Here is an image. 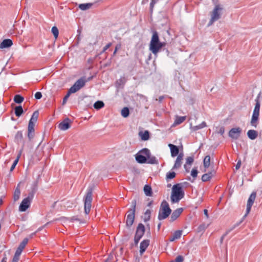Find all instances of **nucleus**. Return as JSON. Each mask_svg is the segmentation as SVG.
Here are the masks:
<instances>
[{
	"mask_svg": "<svg viewBox=\"0 0 262 262\" xmlns=\"http://www.w3.org/2000/svg\"><path fill=\"white\" fill-rule=\"evenodd\" d=\"M86 82V80L84 77H82L77 80L74 85L69 89L70 92H72L73 93H76L85 85Z\"/></svg>",
	"mask_w": 262,
	"mask_h": 262,
	"instance_id": "nucleus-8",
	"label": "nucleus"
},
{
	"mask_svg": "<svg viewBox=\"0 0 262 262\" xmlns=\"http://www.w3.org/2000/svg\"><path fill=\"white\" fill-rule=\"evenodd\" d=\"M182 235V231L178 230L176 231L173 234V237H174L176 239H179L181 237Z\"/></svg>",
	"mask_w": 262,
	"mask_h": 262,
	"instance_id": "nucleus-44",
	"label": "nucleus"
},
{
	"mask_svg": "<svg viewBox=\"0 0 262 262\" xmlns=\"http://www.w3.org/2000/svg\"><path fill=\"white\" fill-rule=\"evenodd\" d=\"M35 192V189H34L30 192L29 193L28 196L27 198H26L25 199H28L30 202H32V200L34 197Z\"/></svg>",
	"mask_w": 262,
	"mask_h": 262,
	"instance_id": "nucleus-42",
	"label": "nucleus"
},
{
	"mask_svg": "<svg viewBox=\"0 0 262 262\" xmlns=\"http://www.w3.org/2000/svg\"><path fill=\"white\" fill-rule=\"evenodd\" d=\"M136 200H134L132 202V207L128 211V214L127 215L126 224V226L128 227H130L135 220V213L136 210Z\"/></svg>",
	"mask_w": 262,
	"mask_h": 262,
	"instance_id": "nucleus-5",
	"label": "nucleus"
},
{
	"mask_svg": "<svg viewBox=\"0 0 262 262\" xmlns=\"http://www.w3.org/2000/svg\"><path fill=\"white\" fill-rule=\"evenodd\" d=\"M23 134L21 132L18 131L15 135V140L17 143H21L23 141Z\"/></svg>",
	"mask_w": 262,
	"mask_h": 262,
	"instance_id": "nucleus-30",
	"label": "nucleus"
},
{
	"mask_svg": "<svg viewBox=\"0 0 262 262\" xmlns=\"http://www.w3.org/2000/svg\"><path fill=\"white\" fill-rule=\"evenodd\" d=\"M150 214H151V211L149 209H147L145 211V212L144 213V219H143L144 222H147L150 220Z\"/></svg>",
	"mask_w": 262,
	"mask_h": 262,
	"instance_id": "nucleus-38",
	"label": "nucleus"
},
{
	"mask_svg": "<svg viewBox=\"0 0 262 262\" xmlns=\"http://www.w3.org/2000/svg\"><path fill=\"white\" fill-rule=\"evenodd\" d=\"M171 210L169 206V204L166 201H163L160 206L159 211L158 219L163 220L166 219L171 213Z\"/></svg>",
	"mask_w": 262,
	"mask_h": 262,
	"instance_id": "nucleus-3",
	"label": "nucleus"
},
{
	"mask_svg": "<svg viewBox=\"0 0 262 262\" xmlns=\"http://www.w3.org/2000/svg\"><path fill=\"white\" fill-rule=\"evenodd\" d=\"M28 242V239L27 238H25L23 239V241L21 242L18 246V248L21 250L22 251L26 247V245Z\"/></svg>",
	"mask_w": 262,
	"mask_h": 262,
	"instance_id": "nucleus-37",
	"label": "nucleus"
},
{
	"mask_svg": "<svg viewBox=\"0 0 262 262\" xmlns=\"http://www.w3.org/2000/svg\"><path fill=\"white\" fill-rule=\"evenodd\" d=\"M150 241L149 239H144L140 245V254L142 255L143 253L145 251L149 245Z\"/></svg>",
	"mask_w": 262,
	"mask_h": 262,
	"instance_id": "nucleus-14",
	"label": "nucleus"
},
{
	"mask_svg": "<svg viewBox=\"0 0 262 262\" xmlns=\"http://www.w3.org/2000/svg\"><path fill=\"white\" fill-rule=\"evenodd\" d=\"M176 176V173L173 171L169 172L166 174V178L167 179H172Z\"/></svg>",
	"mask_w": 262,
	"mask_h": 262,
	"instance_id": "nucleus-46",
	"label": "nucleus"
},
{
	"mask_svg": "<svg viewBox=\"0 0 262 262\" xmlns=\"http://www.w3.org/2000/svg\"><path fill=\"white\" fill-rule=\"evenodd\" d=\"M204 166L205 168V169L204 170V172L207 171L206 168H208L210 166V157L209 156H206L203 161Z\"/></svg>",
	"mask_w": 262,
	"mask_h": 262,
	"instance_id": "nucleus-25",
	"label": "nucleus"
},
{
	"mask_svg": "<svg viewBox=\"0 0 262 262\" xmlns=\"http://www.w3.org/2000/svg\"><path fill=\"white\" fill-rule=\"evenodd\" d=\"M198 173V171L196 168H193L191 172V175L194 179H195L197 177Z\"/></svg>",
	"mask_w": 262,
	"mask_h": 262,
	"instance_id": "nucleus-47",
	"label": "nucleus"
},
{
	"mask_svg": "<svg viewBox=\"0 0 262 262\" xmlns=\"http://www.w3.org/2000/svg\"><path fill=\"white\" fill-rule=\"evenodd\" d=\"M20 155H21V153H20L17 158L14 160V161L13 162V163L12 164V165L11 166V168H10V171H12L14 169V168L15 167L16 165H17L18 162V160H19V158L20 156Z\"/></svg>",
	"mask_w": 262,
	"mask_h": 262,
	"instance_id": "nucleus-43",
	"label": "nucleus"
},
{
	"mask_svg": "<svg viewBox=\"0 0 262 262\" xmlns=\"http://www.w3.org/2000/svg\"><path fill=\"white\" fill-rule=\"evenodd\" d=\"M242 221H241V222H239L238 223H237L236 224L234 225V226L230 230H228L226 231V232L221 237V243H222L223 242V241L224 239V238H225V237L233 229H234L235 227H237L238 225H239V224L242 223Z\"/></svg>",
	"mask_w": 262,
	"mask_h": 262,
	"instance_id": "nucleus-33",
	"label": "nucleus"
},
{
	"mask_svg": "<svg viewBox=\"0 0 262 262\" xmlns=\"http://www.w3.org/2000/svg\"><path fill=\"white\" fill-rule=\"evenodd\" d=\"M164 97L163 96H160L158 98V99H157V100H159L160 102L162 101Z\"/></svg>",
	"mask_w": 262,
	"mask_h": 262,
	"instance_id": "nucleus-64",
	"label": "nucleus"
},
{
	"mask_svg": "<svg viewBox=\"0 0 262 262\" xmlns=\"http://www.w3.org/2000/svg\"><path fill=\"white\" fill-rule=\"evenodd\" d=\"M35 122L29 121L28 127H34L35 125Z\"/></svg>",
	"mask_w": 262,
	"mask_h": 262,
	"instance_id": "nucleus-59",
	"label": "nucleus"
},
{
	"mask_svg": "<svg viewBox=\"0 0 262 262\" xmlns=\"http://www.w3.org/2000/svg\"><path fill=\"white\" fill-rule=\"evenodd\" d=\"M22 251H23L21 250H20V249L17 248L16 251L15 253L14 256L19 257Z\"/></svg>",
	"mask_w": 262,
	"mask_h": 262,
	"instance_id": "nucleus-51",
	"label": "nucleus"
},
{
	"mask_svg": "<svg viewBox=\"0 0 262 262\" xmlns=\"http://www.w3.org/2000/svg\"><path fill=\"white\" fill-rule=\"evenodd\" d=\"M35 122L29 121L28 127H34L35 125Z\"/></svg>",
	"mask_w": 262,
	"mask_h": 262,
	"instance_id": "nucleus-58",
	"label": "nucleus"
},
{
	"mask_svg": "<svg viewBox=\"0 0 262 262\" xmlns=\"http://www.w3.org/2000/svg\"><path fill=\"white\" fill-rule=\"evenodd\" d=\"M241 160H239L235 166V169L236 170L238 169L241 167Z\"/></svg>",
	"mask_w": 262,
	"mask_h": 262,
	"instance_id": "nucleus-55",
	"label": "nucleus"
},
{
	"mask_svg": "<svg viewBox=\"0 0 262 262\" xmlns=\"http://www.w3.org/2000/svg\"><path fill=\"white\" fill-rule=\"evenodd\" d=\"M112 45L111 43H107L103 48L102 52H104L106 50H107Z\"/></svg>",
	"mask_w": 262,
	"mask_h": 262,
	"instance_id": "nucleus-54",
	"label": "nucleus"
},
{
	"mask_svg": "<svg viewBox=\"0 0 262 262\" xmlns=\"http://www.w3.org/2000/svg\"><path fill=\"white\" fill-rule=\"evenodd\" d=\"M52 32L53 34L54 35V36L55 38H57L58 36L59 31L58 28L54 26L52 28Z\"/></svg>",
	"mask_w": 262,
	"mask_h": 262,
	"instance_id": "nucleus-41",
	"label": "nucleus"
},
{
	"mask_svg": "<svg viewBox=\"0 0 262 262\" xmlns=\"http://www.w3.org/2000/svg\"><path fill=\"white\" fill-rule=\"evenodd\" d=\"M72 93H73L70 92V90H69L68 93L63 98V101H62V105H64L66 103L68 98H69L71 94H72Z\"/></svg>",
	"mask_w": 262,
	"mask_h": 262,
	"instance_id": "nucleus-45",
	"label": "nucleus"
},
{
	"mask_svg": "<svg viewBox=\"0 0 262 262\" xmlns=\"http://www.w3.org/2000/svg\"><path fill=\"white\" fill-rule=\"evenodd\" d=\"M129 113V109L127 107H124L121 111V115L123 117H127L128 116Z\"/></svg>",
	"mask_w": 262,
	"mask_h": 262,
	"instance_id": "nucleus-39",
	"label": "nucleus"
},
{
	"mask_svg": "<svg viewBox=\"0 0 262 262\" xmlns=\"http://www.w3.org/2000/svg\"><path fill=\"white\" fill-rule=\"evenodd\" d=\"M31 202L25 198L23 200L19 206V210L24 212L30 207Z\"/></svg>",
	"mask_w": 262,
	"mask_h": 262,
	"instance_id": "nucleus-11",
	"label": "nucleus"
},
{
	"mask_svg": "<svg viewBox=\"0 0 262 262\" xmlns=\"http://www.w3.org/2000/svg\"><path fill=\"white\" fill-rule=\"evenodd\" d=\"M24 97L19 95H16L14 98V102L17 103H21L24 101Z\"/></svg>",
	"mask_w": 262,
	"mask_h": 262,
	"instance_id": "nucleus-36",
	"label": "nucleus"
},
{
	"mask_svg": "<svg viewBox=\"0 0 262 262\" xmlns=\"http://www.w3.org/2000/svg\"><path fill=\"white\" fill-rule=\"evenodd\" d=\"M34 136V132H28V137L30 140L32 139Z\"/></svg>",
	"mask_w": 262,
	"mask_h": 262,
	"instance_id": "nucleus-49",
	"label": "nucleus"
},
{
	"mask_svg": "<svg viewBox=\"0 0 262 262\" xmlns=\"http://www.w3.org/2000/svg\"><path fill=\"white\" fill-rule=\"evenodd\" d=\"M256 196V192H253L251 195H250L247 204V208H246V212L244 216V217H245L250 212L251 207L253 204V203L255 200Z\"/></svg>",
	"mask_w": 262,
	"mask_h": 262,
	"instance_id": "nucleus-9",
	"label": "nucleus"
},
{
	"mask_svg": "<svg viewBox=\"0 0 262 262\" xmlns=\"http://www.w3.org/2000/svg\"><path fill=\"white\" fill-rule=\"evenodd\" d=\"M183 159V154L181 153L178 156V157L176 159V160L175 161V163L172 167V169H178L181 166Z\"/></svg>",
	"mask_w": 262,
	"mask_h": 262,
	"instance_id": "nucleus-15",
	"label": "nucleus"
},
{
	"mask_svg": "<svg viewBox=\"0 0 262 262\" xmlns=\"http://www.w3.org/2000/svg\"><path fill=\"white\" fill-rule=\"evenodd\" d=\"M121 47V45H117L116 46V48H115V50L113 53V55H115L116 54V52L117 51V50L120 49Z\"/></svg>",
	"mask_w": 262,
	"mask_h": 262,
	"instance_id": "nucleus-56",
	"label": "nucleus"
},
{
	"mask_svg": "<svg viewBox=\"0 0 262 262\" xmlns=\"http://www.w3.org/2000/svg\"><path fill=\"white\" fill-rule=\"evenodd\" d=\"M42 94L40 92H37L35 94V97L36 99H39L41 98Z\"/></svg>",
	"mask_w": 262,
	"mask_h": 262,
	"instance_id": "nucleus-52",
	"label": "nucleus"
},
{
	"mask_svg": "<svg viewBox=\"0 0 262 262\" xmlns=\"http://www.w3.org/2000/svg\"><path fill=\"white\" fill-rule=\"evenodd\" d=\"M19 259V257L14 256L12 262H18Z\"/></svg>",
	"mask_w": 262,
	"mask_h": 262,
	"instance_id": "nucleus-57",
	"label": "nucleus"
},
{
	"mask_svg": "<svg viewBox=\"0 0 262 262\" xmlns=\"http://www.w3.org/2000/svg\"><path fill=\"white\" fill-rule=\"evenodd\" d=\"M92 188H89L84 198V212L86 214H89L91 210L92 200Z\"/></svg>",
	"mask_w": 262,
	"mask_h": 262,
	"instance_id": "nucleus-6",
	"label": "nucleus"
},
{
	"mask_svg": "<svg viewBox=\"0 0 262 262\" xmlns=\"http://www.w3.org/2000/svg\"><path fill=\"white\" fill-rule=\"evenodd\" d=\"M207 126L206 123L205 121L202 122L200 124L196 126H192L190 125V129L192 131L195 132L201 128H203Z\"/></svg>",
	"mask_w": 262,
	"mask_h": 262,
	"instance_id": "nucleus-22",
	"label": "nucleus"
},
{
	"mask_svg": "<svg viewBox=\"0 0 262 262\" xmlns=\"http://www.w3.org/2000/svg\"><path fill=\"white\" fill-rule=\"evenodd\" d=\"M22 251H23L21 250H20V249L17 248L16 251L15 253L14 256L19 257Z\"/></svg>",
	"mask_w": 262,
	"mask_h": 262,
	"instance_id": "nucleus-50",
	"label": "nucleus"
},
{
	"mask_svg": "<svg viewBox=\"0 0 262 262\" xmlns=\"http://www.w3.org/2000/svg\"><path fill=\"white\" fill-rule=\"evenodd\" d=\"M183 257L181 255H179L174 260L171 261L170 262H183Z\"/></svg>",
	"mask_w": 262,
	"mask_h": 262,
	"instance_id": "nucleus-48",
	"label": "nucleus"
},
{
	"mask_svg": "<svg viewBox=\"0 0 262 262\" xmlns=\"http://www.w3.org/2000/svg\"><path fill=\"white\" fill-rule=\"evenodd\" d=\"M144 191L147 196H151L152 194L151 188L150 186L146 185L144 187Z\"/></svg>",
	"mask_w": 262,
	"mask_h": 262,
	"instance_id": "nucleus-29",
	"label": "nucleus"
},
{
	"mask_svg": "<svg viewBox=\"0 0 262 262\" xmlns=\"http://www.w3.org/2000/svg\"><path fill=\"white\" fill-rule=\"evenodd\" d=\"M247 136L250 139L254 140L257 138L258 134L256 130L250 129L248 131Z\"/></svg>",
	"mask_w": 262,
	"mask_h": 262,
	"instance_id": "nucleus-23",
	"label": "nucleus"
},
{
	"mask_svg": "<svg viewBox=\"0 0 262 262\" xmlns=\"http://www.w3.org/2000/svg\"><path fill=\"white\" fill-rule=\"evenodd\" d=\"M7 257L6 256V255L4 254V257L2 259L1 262H7Z\"/></svg>",
	"mask_w": 262,
	"mask_h": 262,
	"instance_id": "nucleus-61",
	"label": "nucleus"
},
{
	"mask_svg": "<svg viewBox=\"0 0 262 262\" xmlns=\"http://www.w3.org/2000/svg\"><path fill=\"white\" fill-rule=\"evenodd\" d=\"M12 41L10 39H4L0 44V48H6L11 47L12 45Z\"/></svg>",
	"mask_w": 262,
	"mask_h": 262,
	"instance_id": "nucleus-20",
	"label": "nucleus"
},
{
	"mask_svg": "<svg viewBox=\"0 0 262 262\" xmlns=\"http://www.w3.org/2000/svg\"><path fill=\"white\" fill-rule=\"evenodd\" d=\"M139 136L142 140H147L149 137V132L147 130L145 131L144 132H140L139 133Z\"/></svg>",
	"mask_w": 262,
	"mask_h": 262,
	"instance_id": "nucleus-27",
	"label": "nucleus"
},
{
	"mask_svg": "<svg viewBox=\"0 0 262 262\" xmlns=\"http://www.w3.org/2000/svg\"><path fill=\"white\" fill-rule=\"evenodd\" d=\"M141 238L137 236H136L135 235V237H134V242H135V245H137L139 241L140 240Z\"/></svg>",
	"mask_w": 262,
	"mask_h": 262,
	"instance_id": "nucleus-53",
	"label": "nucleus"
},
{
	"mask_svg": "<svg viewBox=\"0 0 262 262\" xmlns=\"http://www.w3.org/2000/svg\"><path fill=\"white\" fill-rule=\"evenodd\" d=\"M136 160L139 163H145L147 162V158L138 152L136 156Z\"/></svg>",
	"mask_w": 262,
	"mask_h": 262,
	"instance_id": "nucleus-19",
	"label": "nucleus"
},
{
	"mask_svg": "<svg viewBox=\"0 0 262 262\" xmlns=\"http://www.w3.org/2000/svg\"><path fill=\"white\" fill-rule=\"evenodd\" d=\"M242 133V129L238 127L232 128L229 132V136L233 139H237Z\"/></svg>",
	"mask_w": 262,
	"mask_h": 262,
	"instance_id": "nucleus-10",
	"label": "nucleus"
},
{
	"mask_svg": "<svg viewBox=\"0 0 262 262\" xmlns=\"http://www.w3.org/2000/svg\"><path fill=\"white\" fill-rule=\"evenodd\" d=\"M28 132H34V127H28Z\"/></svg>",
	"mask_w": 262,
	"mask_h": 262,
	"instance_id": "nucleus-63",
	"label": "nucleus"
},
{
	"mask_svg": "<svg viewBox=\"0 0 262 262\" xmlns=\"http://www.w3.org/2000/svg\"><path fill=\"white\" fill-rule=\"evenodd\" d=\"M183 211V208H178L176 210H174L171 215L170 222H173V221L176 220L180 216Z\"/></svg>",
	"mask_w": 262,
	"mask_h": 262,
	"instance_id": "nucleus-12",
	"label": "nucleus"
},
{
	"mask_svg": "<svg viewBox=\"0 0 262 262\" xmlns=\"http://www.w3.org/2000/svg\"><path fill=\"white\" fill-rule=\"evenodd\" d=\"M255 101L256 104L253 112V115L251 120V124L252 126L256 127L257 126V122L258 121V117L259 115L260 103L258 98L255 99Z\"/></svg>",
	"mask_w": 262,
	"mask_h": 262,
	"instance_id": "nucleus-7",
	"label": "nucleus"
},
{
	"mask_svg": "<svg viewBox=\"0 0 262 262\" xmlns=\"http://www.w3.org/2000/svg\"><path fill=\"white\" fill-rule=\"evenodd\" d=\"M215 171L214 170H212L204 174L202 177V180L203 182H207L209 181L211 178L214 175Z\"/></svg>",
	"mask_w": 262,
	"mask_h": 262,
	"instance_id": "nucleus-17",
	"label": "nucleus"
},
{
	"mask_svg": "<svg viewBox=\"0 0 262 262\" xmlns=\"http://www.w3.org/2000/svg\"><path fill=\"white\" fill-rule=\"evenodd\" d=\"M104 105V104L102 101H97L94 103V107L96 110H99L102 108Z\"/></svg>",
	"mask_w": 262,
	"mask_h": 262,
	"instance_id": "nucleus-34",
	"label": "nucleus"
},
{
	"mask_svg": "<svg viewBox=\"0 0 262 262\" xmlns=\"http://www.w3.org/2000/svg\"><path fill=\"white\" fill-rule=\"evenodd\" d=\"M38 115H39V113L37 111H35L32 115V117L30 120L29 121H31V122H36L37 120V119H38Z\"/></svg>",
	"mask_w": 262,
	"mask_h": 262,
	"instance_id": "nucleus-35",
	"label": "nucleus"
},
{
	"mask_svg": "<svg viewBox=\"0 0 262 262\" xmlns=\"http://www.w3.org/2000/svg\"><path fill=\"white\" fill-rule=\"evenodd\" d=\"M204 214L205 215V216H206V217L208 218L209 217V215H208V210L207 209H204Z\"/></svg>",
	"mask_w": 262,
	"mask_h": 262,
	"instance_id": "nucleus-62",
	"label": "nucleus"
},
{
	"mask_svg": "<svg viewBox=\"0 0 262 262\" xmlns=\"http://www.w3.org/2000/svg\"><path fill=\"white\" fill-rule=\"evenodd\" d=\"M166 44V42L160 41L158 32L156 31H153L149 43L150 51L156 55Z\"/></svg>",
	"mask_w": 262,
	"mask_h": 262,
	"instance_id": "nucleus-1",
	"label": "nucleus"
},
{
	"mask_svg": "<svg viewBox=\"0 0 262 262\" xmlns=\"http://www.w3.org/2000/svg\"><path fill=\"white\" fill-rule=\"evenodd\" d=\"M20 194V191L19 188H18V186H17L14 191V195H13V199H14V201H16L19 199Z\"/></svg>",
	"mask_w": 262,
	"mask_h": 262,
	"instance_id": "nucleus-32",
	"label": "nucleus"
},
{
	"mask_svg": "<svg viewBox=\"0 0 262 262\" xmlns=\"http://www.w3.org/2000/svg\"><path fill=\"white\" fill-rule=\"evenodd\" d=\"M139 152L142 154V155L146 156V157L148 156H149V154H150L149 150L147 148H143V149L141 150Z\"/></svg>",
	"mask_w": 262,
	"mask_h": 262,
	"instance_id": "nucleus-40",
	"label": "nucleus"
},
{
	"mask_svg": "<svg viewBox=\"0 0 262 262\" xmlns=\"http://www.w3.org/2000/svg\"><path fill=\"white\" fill-rule=\"evenodd\" d=\"M147 163L149 164H156L157 163V160L154 156H151V154L148 156L147 157Z\"/></svg>",
	"mask_w": 262,
	"mask_h": 262,
	"instance_id": "nucleus-31",
	"label": "nucleus"
},
{
	"mask_svg": "<svg viewBox=\"0 0 262 262\" xmlns=\"http://www.w3.org/2000/svg\"><path fill=\"white\" fill-rule=\"evenodd\" d=\"M144 233L145 227L142 224L140 223L137 228L135 235L142 238Z\"/></svg>",
	"mask_w": 262,
	"mask_h": 262,
	"instance_id": "nucleus-16",
	"label": "nucleus"
},
{
	"mask_svg": "<svg viewBox=\"0 0 262 262\" xmlns=\"http://www.w3.org/2000/svg\"><path fill=\"white\" fill-rule=\"evenodd\" d=\"M184 196V192L180 184L174 185L172 188L170 200L172 203H178Z\"/></svg>",
	"mask_w": 262,
	"mask_h": 262,
	"instance_id": "nucleus-2",
	"label": "nucleus"
},
{
	"mask_svg": "<svg viewBox=\"0 0 262 262\" xmlns=\"http://www.w3.org/2000/svg\"><path fill=\"white\" fill-rule=\"evenodd\" d=\"M93 5V3L81 4L79 5L78 7L81 10L84 11L91 8Z\"/></svg>",
	"mask_w": 262,
	"mask_h": 262,
	"instance_id": "nucleus-24",
	"label": "nucleus"
},
{
	"mask_svg": "<svg viewBox=\"0 0 262 262\" xmlns=\"http://www.w3.org/2000/svg\"><path fill=\"white\" fill-rule=\"evenodd\" d=\"M186 118V116L180 117L177 116L174 122V125H177L180 124L185 120Z\"/></svg>",
	"mask_w": 262,
	"mask_h": 262,
	"instance_id": "nucleus-26",
	"label": "nucleus"
},
{
	"mask_svg": "<svg viewBox=\"0 0 262 262\" xmlns=\"http://www.w3.org/2000/svg\"><path fill=\"white\" fill-rule=\"evenodd\" d=\"M15 114L18 117H20L24 112L22 106L19 105L16 106L14 109Z\"/></svg>",
	"mask_w": 262,
	"mask_h": 262,
	"instance_id": "nucleus-28",
	"label": "nucleus"
},
{
	"mask_svg": "<svg viewBox=\"0 0 262 262\" xmlns=\"http://www.w3.org/2000/svg\"><path fill=\"white\" fill-rule=\"evenodd\" d=\"M194 159L192 157H187L186 159V164L184 165V168L187 172L189 171L190 168V166L193 162Z\"/></svg>",
	"mask_w": 262,
	"mask_h": 262,
	"instance_id": "nucleus-21",
	"label": "nucleus"
},
{
	"mask_svg": "<svg viewBox=\"0 0 262 262\" xmlns=\"http://www.w3.org/2000/svg\"><path fill=\"white\" fill-rule=\"evenodd\" d=\"M223 8L220 5H215L213 10L210 12L211 18L208 24V26H211L214 22L218 20L221 17Z\"/></svg>",
	"mask_w": 262,
	"mask_h": 262,
	"instance_id": "nucleus-4",
	"label": "nucleus"
},
{
	"mask_svg": "<svg viewBox=\"0 0 262 262\" xmlns=\"http://www.w3.org/2000/svg\"><path fill=\"white\" fill-rule=\"evenodd\" d=\"M78 32L79 34L77 35L76 37H77V40H78V41H79L80 40V30H78Z\"/></svg>",
	"mask_w": 262,
	"mask_h": 262,
	"instance_id": "nucleus-60",
	"label": "nucleus"
},
{
	"mask_svg": "<svg viewBox=\"0 0 262 262\" xmlns=\"http://www.w3.org/2000/svg\"><path fill=\"white\" fill-rule=\"evenodd\" d=\"M70 120L67 118L62 122L59 123L58 127L62 130H66L70 127Z\"/></svg>",
	"mask_w": 262,
	"mask_h": 262,
	"instance_id": "nucleus-13",
	"label": "nucleus"
},
{
	"mask_svg": "<svg viewBox=\"0 0 262 262\" xmlns=\"http://www.w3.org/2000/svg\"><path fill=\"white\" fill-rule=\"evenodd\" d=\"M168 146L170 149L171 155L172 157H174L178 155L179 149L176 145L169 144Z\"/></svg>",
	"mask_w": 262,
	"mask_h": 262,
	"instance_id": "nucleus-18",
	"label": "nucleus"
}]
</instances>
